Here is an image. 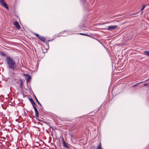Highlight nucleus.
Instances as JSON below:
<instances>
[{"label":"nucleus","mask_w":149,"mask_h":149,"mask_svg":"<svg viewBox=\"0 0 149 149\" xmlns=\"http://www.w3.org/2000/svg\"><path fill=\"white\" fill-rule=\"evenodd\" d=\"M17 65L15 61L10 58V69L15 70L16 69Z\"/></svg>","instance_id":"nucleus-1"},{"label":"nucleus","mask_w":149,"mask_h":149,"mask_svg":"<svg viewBox=\"0 0 149 149\" xmlns=\"http://www.w3.org/2000/svg\"><path fill=\"white\" fill-rule=\"evenodd\" d=\"M0 4L2 6L5 7L7 9H8V6L4 0H0Z\"/></svg>","instance_id":"nucleus-2"},{"label":"nucleus","mask_w":149,"mask_h":149,"mask_svg":"<svg viewBox=\"0 0 149 149\" xmlns=\"http://www.w3.org/2000/svg\"><path fill=\"white\" fill-rule=\"evenodd\" d=\"M35 35L37 37H38L39 39L40 40L42 41H43V42L45 41V38L44 37H43L41 36L38 34H36Z\"/></svg>","instance_id":"nucleus-3"},{"label":"nucleus","mask_w":149,"mask_h":149,"mask_svg":"<svg viewBox=\"0 0 149 149\" xmlns=\"http://www.w3.org/2000/svg\"><path fill=\"white\" fill-rule=\"evenodd\" d=\"M117 25H113L109 26L108 27L107 29L109 30H114L117 27Z\"/></svg>","instance_id":"nucleus-4"},{"label":"nucleus","mask_w":149,"mask_h":149,"mask_svg":"<svg viewBox=\"0 0 149 149\" xmlns=\"http://www.w3.org/2000/svg\"><path fill=\"white\" fill-rule=\"evenodd\" d=\"M13 25L16 27L17 29H19L20 28V26L17 22H15L13 23Z\"/></svg>","instance_id":"nucleus-5"},{"label":"nucleus","mask_w":149,"mask_h":149,"mask_svg":"<svg viewBox=\"0 0 149 149\" xmlns=\"http://www.w3.org/2000/svg\"><path fill=\"white\" fill-rule=\"evenodd\" d=\"M33 107L34 108L35 111V116L36 118L38 117V110L36 107Z\"/></svg>","instance_id":"nucleus-6"},{"label":"nucleus","mask_w":149,"mask_h":149,"mask_svg":"<svg viewBox=\"0 0 149 149\" xmlns=\"http://www.w3.org/2000/svg\"><path fill=\"white\" fill-rule=\"evenodd\" d=\"M62 141H63V146L66 148H68V146L67 143H66L65 142V140H64V139L62 137Z\"/></svg>","instance_id":"nucleus-7"},{"label":"nucleus","mask_w":149,"mask_h":149,"mask_svg":"<svg viewBox=\"0 0 149 149\" xmlns=\"http://www.w3.org/2000/svg\"><path fill=\"white\" fill-rule=\"evenodd\" d=\"M81 3L84 6H87V3L86 1L84 0H81Z\"/></svg>","instance_id":"nucleus-8"},{"label":"nucleus","mask_w":149,"mask_h":149,"mask_svg":"<svg viewBox=\"0 0 149 149\" xmlns=\"http://www.w3.org/2000/svg\"><path fill=\"white\" fill-rule=\"evenodd\" d=\"M29 100L32 104L33 107H35L36 106V104L33 101V100L31 98H30L29 99Z\"/></svg>","instance_id":"nucleus-9"},{"label":"nucleus","mask_w":149,"mask_h":149,"mask_svg":"<svg viewBox=\"0 0 149 149\" xmlns=\"http://www.w3.org/2000/svg\"><path fill=\"white\" fill-rule=\"evenodd\" d=\"M25 77L27 81L31 79V78L29 75L27 74H25Z\"/></svg>","instance_id":"nucleus-10"},{"label":"nucleus","mask_w":149,"mask_h":149,"mask_svg":"<svg viewBox=\"0 0 149 149\" xmlns=\"http://www.w3.org/2000/svg\"><path fill=\"white\" fill-rule=\"evenodd\" d=\"M96 149H102L101 143H100L97 146Z\"/></svg>","instance_id":"nucleus-11"},{"label":"nucleus","mask_w":149,"mask_h":149,"mask_svg":"<svg viewBox=\"0 0 149 149\" xmlns=\"http://www.w3.org/2000/svg\"><path fill=\"white\" fill-rule=\"evenodd\" d=\"M6 62L8 65V66H9V57H7L6 59Z\"/></svg>","instance_id":"nucleus-12"},{"label":"nucleus","mask_w":149,"mask_h":149,"mask_svg":"<svg viewBox=\"0 0 149 149\" xmlns=\"http://www.w3.org/2000/svg\"><path fill=\"white\" fill-rule=\"evenodd\" d=\"M144 53L145 55L149 56V51H145Z\"/></svg>","instance_id":"nucleus-13"},{"label":"nucleus","mask_w":149,"mask_h":149,"mask_svg":"<svg viewBox=\"0 0 149 149\" xmlns=\"http://www.w3.org/2000/svg\"><path fill=\"white\" fill-rule=\"evenodd\" d=\"M35 99L36 101V102H38V103L39 104H40V105H41V104L40 103V102L38 101V99H37V98L35 96Z\"/></svg>","instance_id":"nucleus-14"},{"label":"nucleus","mask_w":149,"mask_h":149,"mask_svg":"<svg viewBox=\"0 0 149 149\" xmlns=\"http://www.w3.org/2000/svg\"><path fill=\"white\" fill-rule=\"evenodd\" d=\"M146 6V5H143L141 9H144V8H145V7Z\"/></svg>","instance_id":"nucleus-15"},{"label":"nucleus","mask_w":149,"mask_h":149,"mask_svg":"<svg viewBox=\"0 0 149 149\" xmlns=\"http://www.w3.org/2000/svg\"><path fill=\"white\" fill-rule=\"evenodd\" d=\"M79 34H80V35H84L86 36H88V35L87 34H84V33H80Z\"/></svg>","instance_id":"nucleus-16"},{"label":"nucleus","mask_w":149,"mask_h":149,"mask_svg":"<svg viewBox=\"0 0 149 149\" xmlns=\"http://www.w3.org/2000/svg\"><path fill=\"white\" fill-rule=\"evenodd\" d=\"M141 82H140V83H137L136 84H134V86H137L138 84H139L141 83Z\"/></svg>","instance_id":"nucleus-17"},{"label":"nucleus","mask_w":149,"mask_h":149,"mask_svg":"<svg viewBox=\"0 0 149 149\" xmlns=\"http://www.w3.org/2000/svg\"><path fill=\"white\" fill-rule=\"evenodd\" d=\"M1 55L2 56H4V53H3V52H1Z\"/></svg>","instance_id":"nucleus-18"},{"label":"nucleus","mask_w":149,"mask_h":149,"mask_svg":"<svg viewBox=\"0 0 149 149\" xmlns=\"http://www.w3.org/2000/svg\"><path fill=\"white\" fill-rule=\"evenodd\" d=\"M144 85H146V84H144Z\"/></svg>","instance_id":"nucleus-19"}]
</instances>
